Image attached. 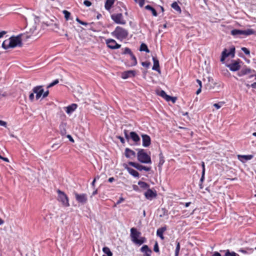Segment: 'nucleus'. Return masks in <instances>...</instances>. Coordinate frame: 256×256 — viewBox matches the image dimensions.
<instances>
[{"label":"nucleus","mask_w":256,"mask_h":256,"mask_svg":"<svg viewBox=\"0 0 256 256\" xmlns=\"http://www.w3.org/2000/svg\"><path fill=\"white\" fill-rule=\"evenodd\" d=\"M22 34H19L16 36H12L8 40H6L2 44V47L4 50H8L9 48H14L16 46L22 47V42L21 36Z\"/></svg>","instance_id":"obj_1"},{"label":"nucleus","mask_w":256,"mask_h":256,"mask_svg":"<svg viewBox=\"0 0 256 256\" xmlns=\"http://www.w3.org/2000/svg\"><path fill=\"white\" fill-rule=\"evenodd\" d=\"M128 34L127 30L119 26H116L115 30L111 33L113 36L120 40L126 38Z\"/></svg>","instance_id":"obj_2"},{"label":"nucleus","mask_w":256,"mask_h":256,"mask_svg":"<svg viewBox=\"0 0 256 256\" xmlns=\"http://www.w3.org/2000/svg\"><path fill=\"white\" fill-rule=\"evenodd\" d=\"M138 160L143 164H152L150 156L146 152L144 149H140L137 153Z\"/></svg>","instance_id":"obj_3"},{"label":"nucleus","mask_w":256,"mask_h":256,"mask_svg":"<svg viewBox=\"0 0 256 256\" xmlns=\"http://www.w3.org/2000/svg\"><path fill=\"white\" fill-rule=\"evenodd\" d=\"M255 33V31L252 29H247L246 30H240L237 29H234L231 30L230 34L233 36H238L240 35H244L246 36L253 34Z\"/></svg>","instance_id":"obj_4"},{"label":"nucleus","mask_w":256,"mask_h":256,"mask_svg":"<svg viewBox=\"0 0 256 256\" xmlns=\"http://www.w3.org/2000/svg\"><path fill=\"white\" fill-rule=\"evenodd\" d=\"M57 192L58 194V200L62 202L64 206L66 207L70 206L68 198L66 194L60 190H57Z\"/></svg>","instance_id":"obj_5"},{"label":"nucleus","mask_w":256,"mask_h":256,"mask_svg":"<svg viewBox=\"0 0 256 256\" xmlns=\"http://www.w3.org/2000/svg\"><path fill=\"white\" fill-rule=\"evenodd\" d=\"M235 56V47L232 46L230 47V51L228 52L226 48H224L222 52L220 58V62H224L226 58L228 56H230L232 58H234Z\"/></svg>","instance_id":"obj_6"},{"label":"nucleus","mask_w":256,"mask_h":256,"mask_svg":"<svg viewBox=\"0 0 256 256\" xmlns=\"http://www.w3.org/2000/svg\"><path fill=\"white\" fill-rule=\"evenodd\" d=\"M112 20L117 24H125L126 21L124 19L122 14H114L110 16Z\"/></svg>","instance_id":"obj_7"},{"label":"nucleus","mask_w":256,"mask_h":256,"mask_svg":"<svg viewBox=\"0 0 256 256\" xmlns=\"http://www.w3.org/2000/svg\"><path fill=\"white\" fill-rule=\"evenodd\" d=\"M76 200L82 204H86L88 202V196L86 194H78L74 192Z\"/></svg>","instance_id":"obj_8"},{"label":"nucleus","mask_w":256,"mask_h":256,"mask_svg":"<svg viewBox=\"0 0 256 256\" xmlns=\"http://www.w3.org/2000/svg\"><path fill=\"white\" fill-rule=\"evenodd\" d=\"M106 43L107 46L112 50L118 49L121 46L120 44H118L112 38L106 40Z\"/></svg>","instance_id":"obj_9"},{"label":"nucleus","mask_w":256,"mask_h":256,"mask_svg":"<svg viewBox=\"0 0 256 256\" xmlns=\"http://www.w3.org/2000/svg\"><path fill=\"white\" fill-rule=\"evenodd\" d=\"M242 62L238 60H232L231 64L226 65V66L232 72H236L240 70V63Z\"/></svg>","instance_id":"obj_10"},{"label":"nucleus","mask_w":256,"mask_h":256,"mask_svg":"<svg viewBox=\"0 0 256 256\" xmlns=\"http://www.w3.org/2000/svg\"><path fill=\"white\" fill-rule=\"evenodd\" d=\"M128 164L130 166H132L134 167V168H136L138 170L140 171L144 170L146 172H149L151 169V168L150 167L146 166H142V164H140L138 163L132 162H128Z\"/></svg>","instance_id":"obj_11"},{"label":"nucleus","mask_w":256,"mask_h":256,"mask_svg":"<svg viewBox=\"0 0 256 256\" xmlns=\"http://www.w3.org/2000/svg\"><path fill=\"white\" fill-rule=\"evenodd\" d=\"M141 235V232L137 230L136 228H132L130 229V237L132 241L135 243L138 238Z\"/></svg>","instance_id":"obj_12"},{"label":"nucleus","mask_w":256,"mask_h":256,"mask_svg":"<svg viewBox=\"0 0 256 256\" xmlns=\"http://www.w3.org/2000/svg\"><path fill=\"white\" fill-rule=\"evenodd\" d=\"M32 92L34 94H36V98L38 100L41 96H42V93L44 92V88L42 86H34L32 89Z\"/></svg>","instance_id":"obj_13"},{"label":"nucleus","mask_w":256,"mask_h":256,"mask_svg":"<svg viewBox=\"0 0 256 256\" xmlns=\"http://www.w3.org/2000/svg\"><path fill=\"white\" fill-rule=\"evenodd\" d=\"M142 146L148 147L151 144V138L149 136L146 134H142Z\"/></svg>","instance_id":"obj_14"},{"label":"nucleus","mask_w":256,"mask_h":256,"mask_svg":"<svg viewBox=\"0 0 256 256\" xmlns=\"http://www.w3.org/2000/svg\"><path fill=\"white\" fill-rule=\"evenodd\" d=\"M135 74L136 72L134 70H130L122 72L121 77L123 79H126L129 78L134 77Z\"/></svg>","instance_id":"obj_15"},{"label":"nucleus","mask_w":256,"mask_h":256,"mask_svg":"<svg viewBox=\"0 0 256 256\" xmlns=\"http://www.w3.org/2000/svg\"><path fill=\"white\" fill-rule=\"evenodd\" d=\"M144 196L148 200H151L153 198L156 196V192H154L152 190L148 188L146 192H144Z\"/></svg>","instance_id":"obj_16"},{"label":"nucleus","mask_w":256,"mask_h":256,"mask_svg":"<svg viewBox=\"0 0 256 256\" xmlns=\"http://www.w3.org/2000/svg\"><path fill=\"white\" fill-rule=\"evenodd\" d=\"M254 158V156L252 154L249 155H238V158L242 163H244L248 160H250Z\"/></svg>","instance_id":"obj_17"},{"label":"nucleus","mask_w":256,"mask_h":256,"mask_svg":"<svg viewBox=\"0 0 256 256\" xmlns=\"http://www.w3.org/2000/svg\"><path fill=\"white\" fill-rule=\"evenodd\" d=\"M252 72H255L254 70H251L248 68H242L238 74L239 76H242L244 75H246L248 74H250Z\"/></svg>","instance_id":"obj_18"},{"label":"nucleus","mask_w":256,"mask_h":256,"mask_svg":"<svg viewBox=\"0 0 256 256\" xmlns=\"http://www.w3.org/2000/svg\"><path fill=\"white\" fill-rule=\"evenodd\" d=\"M141 252L144 254V256H151L152 250L147 245H144L140 248Z\"/></svg>","instance_id":"obj_19"},{"label":"nucleus","mask_w":256,"mask_h":256,"mask_svg":"<svg viewBox=\"0 0 256 256\" xmlns=\"http://www.w3.org/2000/svg\"><path fill=\"white\" fill-rule=\"evenodd\" d=\"M154 65L152 68V70L160 72L159 61L156 57L152 56Z\"/></svg>","instance_id":"obj_20"},{"label":"nucleus","mask_w":256,"mask_h":256,"mask_svg":"<svg viewBox=\"0 0 256 256\" xmlns=\"http://www.w3.org/2000/svg\"><path fill=\"white\" fill-rule=\"evenodd\" d=\"M130 136L136 144L140 142V138L138 135L134 132H130Z\"/></svg>","instance_id":"obj_21"},{"label":"nucleus","mask_w":256,"mask_h":256,"mask_svg":"<svg viewBox=\"0 0 256 256\" xmlns=\"http://www.w3.org/2000/svg\"><path fill=\"white\" fill-rule=\"evenodd\" d=\"M77 106H78L76 104H72L66 107H65L64 109H66V112L68 114H70L76 110Z\"/></svg>","instance_id":"obj_22"},{"label":"nucleus","mask_w":256,"mask_h":256,"mask_svg":"<svg viewBox=\"0 0 256 256\" xmlns=\"http://www.w3.org/2000/svg\"><path fill=\"white\" fill-rule=\"evenodd\" d=\"M36 26H33L30 30L29 32H26V34H22V36H26V38H31V36L36 34Z\"/></svg>","instance_id":"obj_23"},{"label":"nucleus","mask_w":256,"mask_h":256,"mask_svg":"<svg viewBox=\"0 0 256 256\" xmlns=\"http://www.w3.org/2000/svg\"><path fill=\"white\" fill-rule=\"evenodd\" d=\"M166 230V227L163 226L160 228H159L156 231V235L157 236H159L161 240H164V236H163L164 232Z\"/></svg>","instance_id":"obj_24"},{"label":"nucleus","mask_w":256,"mask_h":256,"mask_svg":"<svg viewBox=\"0 0 256 256\" xmlns=\"http://www.w3.org/2000/svg\"><path fill=\"white\" fill-rule=\"evenodd\" d=\"M125 156L128 158H132L136 156V152L129 148L125 149Z\"/></svg>","instance_id":"obj_25"},{"label":"nucleus","mask_w":256,"mask_h":256,"mask_svg":"<svg viewBox=\"0 0 256 256\" xmlns=\"http://www.w3.org/2000/svg\"><path fill=\"white\" fill-rule=\"evenodd\" d=\"M125 168L126 169L128 172L132 176L136 178L139 177V173L134 169L128 167L126 165L124 166Z\"/></svg>","instance_id":"obj_26"},{"label":"nucleus","mask_w":256,"mask_h":256,"mask_svg":"<svg viewBox=\"0 0 256 256\" xmlns=\"http://www.w3.org/2000/svg\"><path fill=\"white\" fill-rule=\"evenodd\" d=\"M66 123L62 122L59 126L60 130V134L62 136H64L66 134Z\"/></svg>","instance_id":"obj_27"},{"label":"nucleus","mask_w":256,"mask_h":256,"mask_svg":"<svg viewBox=\"0 0 256 256\" xmlns=\"http://www.w3.org/2000/svg\"><path fill=\"white\" fill-rule=\"evenodd\" d=\"M115 0H106L104 8L107 10H110L114 4Z\"/></svg>","instance_id":"obj_28"},{"label":"nucleus","mask_w":256,"mask_h":256,"mask_svg":"<svg viewBox=\"0 0 256 256\" xmlns=\"http://www.w3.org/2000/svg\"><path fill=\"white\" fill-rule=\"evenodd\" d=\"M171 6L178 14H180L182 12L180 7L178 6V4L176 2H172L171 4Z\"/></svg>","instance_id":"obj_29"},{"label":"nucleus","mask_w":256,"mask_h":256,"mask_svg":"<svg viewBox=\"0 0 256 256\" xmlns=\"http://www.w3.org/2000/svg\"><path fill=\"white\" fill-rule=\"evenodd\" d=\"M145 9L152 12V15L154 16H158V13L156 10L150 5H147L144 7Z\"/></svg>","instance_id":"obj_30"},{"label":"nucleus","mask_w":256,"mask_h":256,"mask_svg":"<svg viewBox=\"0 0 256 256\" xmlns=\"http://www.w3.org/2000/svg\"><path fill=\"white\" fill-rule=\"evenodd\" d=\"M164 156H163L162 153L160 152L159 154V162H158V166L159 168H161L162 166L163 165V164H164Z\"/></svg>","instance_id":"obj_31"},{"label":"nucleus","mask_w":256,"mask_h":256,"mask_svg":"<svg viewBox=\"0 0 256 256\" xmlns=\"http://www.w3.org/2000/svg\"><path fill=\"white\" fill-rule=\"evenodd\" d=\"M103 252L106 254V255H103L102 256H112V254L110 250V248L108 247L105 246L104 247L102 248Z\"/></svg>","instance_id":"obj_32"},{"label":"nucleus","mask_w":256,"mask_h":256,"mask_svg":"<svg viewBox=\"0 0 256 256\" xmlns=\"http://www.w3.org/2000/svg\"><path fill=\"white\" fill-rule=\"evenodd\" d=\"M176 248L174 252V256H178L180 248V243L178 240L176 241Z\"/></svg>","instance_id":"obj_33"},{"label":"nucleus","mask_w":256,"mask_h":256,"mask_svg":"<svg viewBox=\"0 0 256 256\" xmlns=\"http://www.w3.org/2000/svg\"><path fill=\"white\" fill-rule=\"evenodd\" d=\"M130 59L132 60L130 66H135L137 64V60H136V56H134V54H132L131 55H130Z\"/></svg>","instance_id":"obj_34"},{"label":"nucleus","mask_w":256,"mask_h":256,"mask_svg":"<svg viewBox=\"0 0 256 256\" xmlns=\"http://www.w3.org/2000/svg\"><path fill=\"white\" fill-rule=\"evenodd\" d=\"M138 184L140 188L144 189L148 188L150 186L149 184L146 182L142 181H139L138 182Z\"/></svg>","instance_id":"obj_35"},{"label":"nucleus","mask_w":256,"mask_h":256,"mask_svg":"<svg viewBox=\"0 0 256 256\" xmlns=\"http://www.w3.org/2000/svg\"><path fill=\"white\" fill-rule=\"evenodd\" d=\"M140 51H144L146 52H149L150 50H148V46L145 44H142L140 48Z\"/></svg>","instance_id":"obj_36"},{"label":"nucleus","mask_w":256,"mask_h":256,"mask_svg":"<svg viewBox=\"0 0 256 256\" xmlns=\"http://www.w3.org/2000/svg\"><path fill=\"white\" fill-rule=\"evenodd\" d=\"M224 256H240L238 254L234 252H230L229 250H226V253Z\"/></svg>","instance_id":"obj_37"},{"label":"nucleus","mask_w":256,"mask_h":256,"mask_svg":"<svg viewBox=\"0 0 256 256\" xmlns=\"http://www.w3.org/2000/svg\"><path fill=\"white\" fill-rule=\"evenodd\" d=\"M146 242V238L144 237H141L140 239H138L135 244L141 245Z\"/></svg>","instance_id":"obj_38"},{"label":"nucleus","mask_w":256,"mask_h":256,"mask_svg":"<svg viewBox=\"0 0 256 256\" xmlns=\"http://www.w3.org/2000/svg\"><path fill=\"white\" fill-rule=\"evenodd\" d=\"M63 14L64 15V18L66 20H68L70 16V13L68 10H63Z\"/></svg>","instance_id":"obj_39"},{"label":"nucleus","mask_w":256,"mask_h":256,"mask_svg":"<svg viewBox=\"0 0 256 256\" xmlns=\"http://www.w3.org/2000/svg\"><path fill=\"white\" fill-rule=\"evenodd\" d=\"M59 81L58 79L56 80H54L51 83H50L48 86H47V88H50L51 87H52L54 86H55L56 84H58V83Z\"/></svg>","instance_id":"obj_40"},{"label":"nucleus","mask_w":256,"mask_h":256,"mask_svg":"<svg viewBox=\"0 0 256 256\" xmlns=\"http://www.w3.org/2000/svg\"><path fill=\"white\" fill-rule=\"evenodd\" d=\"M122 54H128L130 56L132 54V52L130 48H126Z\"/></svg>","instance_id":"obj_41"},{"label":"nucleus","mask_w":256,"mask_h":256,"mask_svg":"<svg viewBox=\"0 0 256 256\" xmlns=\"http://www.w3.org/2000/svg\"><path fill=\"white\" fill-rule=\"evenodd\" d=\"M128 131L126 130H124V136L126 138V140L128 142L130 139V134H128Z\"/></svg>","instance_id":"obj_42"},{"label":"nucleus","mask_w":256,"mask_h":256,"mask_svg":"<svg viewBox=\"0 0 256 256\" xmlns=\"http://www.w3.org/2000/svg\"><path fill=\"white\" fill-rule=\"evenodd\" d=\"M154 250L156 252H160L158 244L157 242H155V244L154 245Z\"/></svg>","instance_id":"obj_43"},{"label":"nucleus","mask_w":256,"mask_h":256,"mask_svg":"<svg viewBox=\"0 0 256 256\" xmlns=\"http://www.w3.org/2000/svg\"><path fill=\"white\" fill-rule=\"evenodd\" d=\"M224 102H220L219 103H216L214 104V106L216 109H219L220 108Z\"/></svg>","instance_id":"obj_44"},{"label":"nucleus","mask_w":256,"mask_h":256,"mask_svg":"<svg viewBox=\"0 0 256 256\" xmlns=\"http://www.w3.org/2000/svg\"><path fill=\"white\" fill-rule=\"evenodd\" d=\"M204 174H205V173L204 172H202V176H201V178L200 179V182L201 184H200V188H202V184L204 180Z\"/></svg>","instance_id":"obj_45"},{"label":"nucleus","mask_w":256,"mask_h":256,"mask_svg":"<svg viewBox=\"0 0 256 256\" xmlns=\"http://www.w3.org/2000/svg\"><path fill=\"white\" fill-rule=\"evenodd\" d=\"M242 50L246 55H250V51L246 48L243 47L242 48Z\"/></svg>","instance_id":"obj_46"},{"label":"nucleus","mask_w":256,"mask_h":256,"mask_svg":"<svg viewBox=\"0 0 256 256\" xmlns=\"http://www.w3.org/2000/svg\"><path fill=\"white\" fill-rule=\"evenodd\" d=\"M142 65L146 67V68H148L150 66V62H142Z\"/></svg>","instance_id":"obj_47"},{"label":"nucleus","mask_w":256,"mask_h":256,"mask_svg":"<svg viewBox=\"0 0 256 256\" xmlns=\"http://www.w3.org/2000/svg\"><path fill=\"white\" fill-rule=\"evenodd\" d=\"M159 95L164 98L166 97L167 94L164 90H161L160 92Z\"/></svg>","instance_id":"obj_48"},{"label":"nucleus","mask_w":256,"mask_h":256,"mask_svg":"<svg viewBox=\"0 0 256 256\" xmlns=\"http://www.w3.org/2000/svg\"><path fill=\"white\" fill-rule=\"evenodd\" d=\"M84 4L88 7V6H90L91 5H92V2L88 0H85L84 2Z\"/></svg>","instance_id":"obj_49"},{"label":"nucleus","mask_w":256,"mask_h":256,"mask_svg":"<svg viewBox=\"0 0 256 256\" xmlns=\"http://www.w3.org/2000/svg\"><path fill=\"white\" fill-rule=\"evenodd\" d=\"M76 22H78L79 24L83 25V26H86L88 24L86 22H82L81 20H80L78 18H76Z\"/></svg>","instance_id":"obj_50"},{"label":"nucleus","mask_w":256,"mask_h":256,"mask_svg":"<svg viewBox=\"0 0 256 256\" xmlns=\"http://www.w3.org/2000/svg\"><path fill=\"white\" fill-rule=\"evenodd\" d=\"M116 137H117V138H118V139H119V140H120V142H121L122 144H124V143H125V140H124V138H123V137H122V136H117Z\"/></svg>","instance_id":"obj_51"},{"label":"nucleus","mask_w":256,"mask_h":256,"mask_svg":"<svg viewBox=\"0 0 256 256\" xmlns=\"http://www.w3.org/2000/svg\"><path fill=\"white\" fill-rule=\"evenodd\" d=\"M145 0H139L138 4L140 7H142L144 4Z\"/></svg>","instance_id":"obj_52"},{"label":"nucleus","mask_w":256,"mask_h":256,"mask_svg":"<svg viewBox=\"0 0 256 256\" xmlns=\"http://www.w3.org/2000/svg\"><path fill=\"white\" fill-rule=\"evenodd\" d=\"M48 94H49V91L48 90H46V92H44L42 93V98H46V96H48Z\"/></svg>","instance_id":"obj_53"},{"label":"nucleus","mask_w":256,"mask_h":256,"mask_svg":"<svg viewBox=\"0 0 256 256\" xmlns=\"http://www.w3.org/2000/svg\"><path fill=\"white\" fill-rule=\"evenodd\" d=\"M34 92L31 93L30 96H29V99L30 100V101H33L34 100Z\"/></svg>","instance_id":"obj_54"},{"label":"nucleus","mask_w":256,"mask_h":256,"mask_svg":"<svg viewBox=\"0 0 256 256\" xmlns=\"http://www.w3.org/2000/svg\"><path fill=\"white\" fill-rule=\"evenodd\" d=\"M123 201H124V198L122 197L120 198L119 200L117 201L116 204H119L121 202H122Z\"/></svg>","instance_id":"obj_55"},{"label":"nucleus","mask_w":256,"mask_h":256,"mask_svg":"<svg viewBox=\"0 0 256 256\" xmlns=\"http://www.w3.org/2000/svg\"><path fill=\"white\" fill-rule=\"evenodd\" d=\"M6 122L3 120H0V126H4V127L6 126Z\"/></svg>","instance_id":"obj_56"},{"label":"nucleus","mask_w":256,"mask_h":256,"mask_svg":"<svg viewBox=\"0 0 256 256\" xmlns=\"http://www.w3.org/2000/svg\"><path fill=\"white\" fill-rule=\"evenodd\" d=\"M66 137L68 138L70 141L71 142H74V140L73 139V138H72V136L68 134L66 136Z\"/></svg>","instance_id":"obj_57"},{"label":"nucleus","mask_w":256,"mask_h":256,"mask_svg":"<svg viewBox=\"0 0 256 256\" xmlns=\"http://www.w3.org/2000/svg\"><path fill=\"white\" fill-rule=\"evenodd\" d=\"M212 256H222V255L218 252H214Z\"/></svg>","instance_id":"obj_58"},{"label":"nucleus","mask_w":256,"mask_h":256,"mask_svg":"<svg viewBox=\"0 0 256 256\" xmlns=\"http://www.w3.org/2000/svg\"><path fill=\"white\" fill-rule=\"evenodd\" d=\"M170 98H171V96H168V95H166V97L164 98V99L167 101V102H170Z\"/></svg>","instance_id":"obj_59"},{"label":"nucleus","mask_w":256,"mask_h":256,"mask_svg":"<svg viewBox=\"0 0 256 256\" xmlns=\"http://www.w3.org/2000/svg\"><path fill=\"white\" fill-rule=\"evenodd\" d=\"M238 252H242L243 254H246L248 253L246 251V250H245L243 248H240V250H239Z\"/></svg>","instance_id":"obj_60"},{"label":"nucleus","mask_w":256,"mask_h":256,"mask_svg":"<svg viewBox=\"0 0 256 256\" xmlns=\"http://www.w3.org/2000/svg\"><path fill=\"white\" fill-rule=\"evenodd\" d=\"M202 172H204V173H205L204 162H202Z\"/></svg>","instance_id":"obj_61"},{"label":"nucleus","mask_w":256,"mask_h":256,"mask_svg":"<svg viewBox=\"0 0 256 256\" xmlns=\"http://www.w3.org/2000/svg\"><path fill=\"white\" fill-rule=\"evenodd\" d=\"M176 98L171 96L170 101H172L173 103H174L176 102Z\"/></svg>","instance_id":"obj_62"},{"label":"nucleus","mask_w":256,"mask_h":256,"mask_svg":"<svg viewBox=\"0 0 256 256\" xmlns=\"http://www.w3.org/2000/svg\"><path fill=\"white\" fill-rule=\"evenodd\" d=\"M114 178H113V177H111V178H110L108 179V182H113L114 180Z\"/></svg>","instance_id":"obj_63"},{"label":"nucleus","mask_w":256,"mask_h":256,"mask_svg":"<svg viewBox=\"0 0 256 256\" xmlns=\"http://www.w3.org/2000/svg\"><path fill=\"white\" fill-rule=\"evenodd\" d=\"M251 87L254 88H256V82H254L251 84Z\"/></svg>","instance_id":"obj_64"}]
</instances>
